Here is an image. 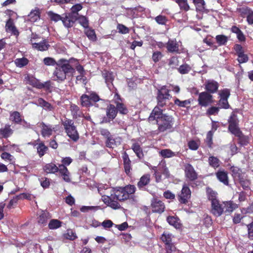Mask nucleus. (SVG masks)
<instances>
[{
    "label": "nucleus",
    "mask_w": 253,
    "mask_h": 253,
    "mask_svg": "<svg viewBox=\"0 0 253 253\" xmlns=\"http://www.w3.org/2000/svg\"><path fill=\"white\" fill-rule=\"evenodd\" d=\"M219 109V107H211L208 109V110L207 111V113L210 115H216L218 113Z\"/></svg>",
    "instance_id": "338daca9"
},
{
    "label": "nucleus",
    "mask_w": 253,
    "mask_h": 253,
    "mask_svg": "<svg viewBox=\"0 0 253 253\" xmlns=\"http://www.w3.org/2000/svg\"><path fill=\"white\" fill-rule=\"evenodd\" d=\"M163 57V54L160 51H155L152 55V59L155 62H158Z\"/></svg>",
    "instance_id": "0e129e2a"
},
{
    "label": "nucleus",
    "mask_w": 253,
    "mask_h": 253,
    "mask_svg": "<svg viewBox=\"0 0 253 253\" xmlns=\"http://www.w3.org/2000/svg\"><path fill=\"white\" fill-rule=\"evenodd\" d=\"M163 110L160 109L158 106H156L151 113L148 120L149 122H152L156 120H160L162 116L166 115L162 114Z\"/></svg>",
    "instance_id": "412c9836"
},
{
    "label": "nucleus",
    "mask_w": 253,
    "mask_h": 253,
    "mask_svg": "<svg viewBox=\"0 0 253 253\" xmlns=\"http://www.w3.org/2000/svg\"><path fill=\"white\" fill-rule=\"evenodd\" d=\"M160 154L164 158H170L176 156L175 153L169 149H164L160 152Z\"/></svg>",
    "instance_id": "49530a36"
},
{
    "label": "nucleus",
    "mask_w": 253,
    "mask_h": 253,
    "mask_svg": "<svg viewBox=\"0 0 253 253\" xmlns=\"http://www.w3.org/2000/svg\"><path fill=\"white\" fill-rule=\"evenodd\" d=\"M223 206H224V209L225 212H232L234 210L236 209L238 207L237 204L230 201L223 202Z\"/></svg>",
    "instance_id": "c756f323"
},
{
    "label": "nucleus",
    "mask_w": 253,
    "mask_h": 253,
    "mask_svg": "<svg viewBox=\"0 0 253 253\" xmlns=\"http://www.w3.org/2000/svg\"><path fill=\"white\" fill-rule=\"evenodd\" d=\"M215 39L216 42L219 45H225L228 41L227 37L223 35H217L215 37Z\"/></svg>",
    "instance_id": "ea45409f"
},
{
    "label": "nucleus",
    "mask_w": 253,
    "mask_h": 253,
    "mask_svg": "<svg viewBox=\"0 0 253 253\" xmlns=\"http://www.w3.org/2000/svg\"><path fill=\"white\" fill-rule=\"evenodd\" d=\"M228 121L229 123L228 129L230 131L236 136L241 135V131L237 126V122L234 114L230 117Z\"/></svg>",
    "instance_id": "f8f14e48"
},
{
    "label": "nucleus",
    "mask_w": 253,
    "mask_h": 253,
    "mask_svg": "<svg viewBox=\"0 0 253 253\" xmlns=\"http://www.w3.org/2000/svg\"><path fill=\"white\" fill-rule=\"evenodd\" d=\"M209 164L210 166L214 168H217L219 166V160L214 156H210L209 158Z\"/></svg>",
    "instance_id": "4c0bfd02"
},
{
    "label": "nucleus",
    "mask_w": 253,
    "mask_h": 253,
    "mask_svg": "<svg viewBox=\"0 0 253 253\" xmlns=\"http://www.w3.org/2000/svg\"><path fill=\"white\" fill-rule=\"evenodd\" d=\"M132 149L138 158H140L142 157V150L138 144L134 143L132 146Z\"/></svg>",
    "instance_id": "8fccbe9b"
},
{
    "label": "nucleus",
    "mask_w": 253,
    "mask_h": 253,
    "mask_svg": "<svg viewBox=\"0 0 253 253\" xmlns=\"http://www.w3.org/2000/svg\"><path fill=\"white\" fill-rule=\"evenodd\" d=\"M65 237L68 239L73 240L77 238V236L75 233L72 230H67V233L65 234Z\"/></svg>",
    "instance_id": "69168bd1"
},
{
    "label": "nucleus",
    "mask_w": 253,
    "mask_h": 253,
    "mask_svg": "<svg viewBox=\"0 0 253 253\" xmlns=\"http://www.w3.org/2000/svg\"><path fill=\"white\" fill-rule=\"evenodd\" d=\"M32 103L40 106L48 110H51L53 109V107L50 104L41 98H39L35 102H33Z\"/></svg>",
    "instance_id": "c85d7f7f"
},
{
    "label": "nucleus",
    "mask_w": 253,
    "mask_h": 253,
    "mask_svg": "<svg viewBox=\"0 0 253 253\" xmlns=\"http://www.w3.org/2000/svg\"><path fill=\"white\" fill-rule=\"evenodd\" d=\"M121 143V138L120 137H114L113 136H110L107 139L106 145L107 147L114 148L119 145Z\"/></svg>",
    "instance_id": "4be33fe9"
},
{
    "label": "nucleus",
    "mask_w": 253,
    "mask_h": 253,
    "mask_svg": "<svg viewBox=\"0 0 253 253\" xmlns=\"http://www.w3.org/2000/svg\"><path fill=\"white\" fill-rule=\"evenodd\" d=\"M232 175L235 180H237L243 175L241 170L239 168L236 167H232L231 168Z\"/></svg>",
    "instance_id": "72a5a7b5"
},
{
    "label": "nucleus",
    "mask_w": 253,
    "mask_h": 253,
    "mask_svg": "<svg viewBox=\"0 0 253 253\" xmlns=\"http://www.w3.org/2000/svg\"><path fill=\"white\" fill-rule=\"evenodd\" d=\"M207 192L209 199L211 201V204L213 201H218L216 199L217 193L211 190H208Z\"/></svg>",
    "instance_id": "6e6d98bb"
},
{
    "label": "nucleus",
    "mask_w": 253,
    "mask_h": 253,
    "mask_svg": "<svg viewBox=\"0 0 253 253\" xmlns=\"http://www.w3.org/2000/svg\"><path fill=\"white\" fill-rule=\"evenodd\" d=\"M173 237L172 234L168 231H165L163 233L161 236L162 241L166 244L171 243L172 239Z\"/></svg>",
    "instance_id": "473e14b6"
},
{
    "label": "nucleus",
    "mask_w": 253,
    "mask_h": 253,
    "mask_svg": "<svg viewBox=\"0 0 253 253\" xmlns=\"http://www.w3.org/2000/svg\"><path fill=\"white\" fill-rule=\"evenodd\" d=\"M83 8V6L81 4L78 3L74 5L71 8V13H70L71 15H75L76 14L77 16H79L78 12Z\"/></svg>",
    "instance_id": "603ef678"
},
{
    "label": "nucleus",
    "mask_w": 253,
    "mask_h": 253,
    "mask_svg": "<svg viewBox=\"0 0 253 253\" xmlns=\"http://www.w3.org/2000/svg\"><path fill=\"white\" fill-rule=\"evenodd\" d=\"M158 129L161 132H164L172 128L173 124V120L171 116H162L160 120H157Z\"/></svg>",
    "instance_id": "39448f33"
},
{
    "label": "nucleus",
    "mask_w": 253,
    "mask_h": 253,
    "mask_svg": "<svg viewBox=\"0 0 253 253\" xmlns=\"http://www.w3.org/2000/svg\"><path fill=\"white\" fill-rule=\"evenodd\" d=\"M75 20H78L79 23L85 29L88 27V20L87 18L83 15H79L75 16Z\"/></svg>",
    "instance_id": "2f4dec72"
},
{
    "label": "nucleus",
    "mask_w": 253,
    "mask_h": 253,
    "mask_svg": "<svg viewBox=\"0 0 253 253\" xmlns=\"http://www.w3.org/2000/svg\"><path fill=\"white\" fill-rule=\"evenodd\" d=\"M43 62L46 66H57L58 61L56 62L53 58L45 57L43 59Z\"/></svg>",
    "instance_id": "09e8293b"
},
{
    "label": "nucleus",
    "mask_w": 253,
    "mask_h": 253,
    "mask_svg": "<svg viewBox=\"0 0 253 253\" xmlns=\"http://www.w3.org/2000/svg\"><path fill=\"white\" fill-rule=\"evenodd\" d=\"M10 119L16 124H19L22 121L20 114L17 111L13 112L10 114Z\"/></svg>",
    "instance_id": "e433bc0d"
},
{
    "label": "nucleus",
    "mask_w": 253,
    "mask_h": 253,
    "mask_svg": "<svg viewBox=\"0 0 253 253\" xmlns=\"http://www.w3.org/2000/svg\"><path fill=\"white\" fill-rule=\"evenodd\" d=\"M100 100L99 96L94 92H88V94H83L80 98L81 105L85 107L93 105L98 107L96 102Z\"/></svg>",
    "instance_id": "20e7f679"
},
{
    "label": "nucleus",
    "mask_w": 253,
    "mask_h": 253,
    "mask_svg": "<svg viewBox=\"0 0 253 253\" xmlns=\"http://www.w3.org/2000/svg\"><path fill=\"white\" fill-rule=\"evenodd\" d=\"M59 169V165L57 167L56 165L49 163L45 165L43 167L44 170L48 173H54L57 171Z\"/></svg>",
    "instance_id": "393cba45"
},
{
    "label": "nucleus",
    "mask_w": 253,
    "mask_h": 253,
    "mask_svg": "<svg viewBox=\"0 0 253 253\" xmlns=\"http://www.w3.org/2000/svg\"><path fill=\"white\" fill-rule=\"evenodd\" d=\"M84 33L87 38L91 41H95L96 39V35L93 30L89 28L85 29Z\"/></svg>",
    "instance_id": "79ce46f5"
},
{
    "label": "nucleus",
    "mask_w": 253,
    "mask_h": 253,
    "mask_svg": "<svg viewBox=\"0 0 253 253\" xmlns=\"http://www.w3.org/2000/svg\"><path fill=\"white\" fill-rule=\"evenodd\" d=\"M212 136L213 132H212V131H209L207 134V137L206 139V141L208 145L210 147H211V144L212 143Z\"/></svg>",
    "instance_id": "680f3d73"
},
{
    "label": "nucleus",
    "mask_w": 253,
    "mask_h": 253,
    "mask_svg": "<svg viewBox=\"0 0 253 253\" xmlns=\"http://www.w3.org/2000/svg\"><path fill=\"white\" fill-rule=\"evenodd\" d=\"M238 56L237 60L239 63H244L247 62L249 60L248 55L244 53L239 54Z\"/></svg>",
    "instance_id": "bf43d9fd"
},
{
    "label": "nucleus",
    "mask_w": 253,
    "mask_h": 253,
    "mask_svg": "<svg viewBox=\"0 0 253 253\" xmlns=\"http://www.w3.org/2000/svg\"><path fill=\"white\" fill-rule=\"evenodd\" d=\"M117 29L119 33L123 34H127L129 32L128 28L123 24H118L117 26Z\"/></svg>",
    "instance_id": "052dcab7"
},
{
    "label": "nucleus",
    "mask_w": 253,
    "mask_h": 253,
    "mask_svg": "<svg viewBox=\"0 0 253 253\" xmlns=\"http://www.w3.org/2000/svg\"><path fill=\"white\" fill-rule=\"evenodd\" d=\"M184 168L185 176L189 181H194L197 178V173L191 165L187 164Z\"/></svg>",
    "instance_id": "dca6fc26"
},
{
    "label": "nucleus",
    "mask_w": 253,
    "mask_h": 253,
    "mask_svg": "<svg viewBox=\"0 0 253 253\" xmlns=\"http://www.w3.org/2000/svg\"><path fill=\"white\" fill-rule=\"evenodd\" d=\"M37 152L40 157L43 156L46 151L47 147L45 146L43 143H40L37 147Z\"/></svg>",
    "instance_id": "37998d69"
},
{
    "label": "nucleus",
    "mask_w": 253,
    "mask_h": 253,
    "mask_svg": "<svg viewBox=\"0 0 253 253\" xmlns=\"http://www.w3.org/2000/svg\"><path fill=\"white\" fill-rule=\"evenodd\" d=\"M205 85L206 89L211 93L216 92L219 86L218 83L213 80L207 81Z\"/></svg>",
    "instance_id": "6ab92c4d"
},
{
    "label": "nucleus",
    "mask_w": 253,
    "mask_h": 253,
    "mask_svg": "<svg viewBox=\"0 0 253 253\" xmlns=\"http://www.w3.org/2000/svg\"><path fill=\"white\" fill-rule=\"evenodd\" d=\"M167 220L169 224L173 225L175 227L178 225L179 223L178 222V220L174 216H169L167 217Z\"/></svg>",
    "instance_id": "4d7b16f0"
},
{
    "label": "nucleus",
    "mask_w": 253,
    "mask_h": 253,
    "mask_svg": "<svg viewBox=\"0 0 253 253\" xmlns=\"http://www.w3.org/2000/svg\"><path fill=\"white\" fill-rule=\"evenodd\" d=\"M47 14L50 20L54 22H58L62 20V17L58 14L54 13L52 11H48Z\"/></svg>",
    "instance_id": "c03bdc74"
},
{
    "label": "nucleus",
    "mask_w": 253,
    "mask_h": 253,
    "mask_svg": "<svg viewBox=\"0 0 253 253\" xmlns=\"http://www.w3.org/2000/svg\"><path fill=\"white\" fill-rule=\"evenodd\" d=\"M75 70L70 65L69 60L60 59L58 61L57 66L53 72V78L55 81L62 82L67 77L73 76Z\"/></svg>",
    "instance_id": "f03ea898"
},
{
    "label": "nucleus",
    "mask_w": 253,
    "mask_h": 253,
    "mask_svg": "<svg viewBox=\"0 0 253 253\" xmlns=\"http://www.w3.org/2000/svg\"><path fill=\"white\" fill-rule=\"evenodd\" d=\"M166 253H172L175 251V248L173 244L171 243L166 244Z\"/></svg>",
    "instance_id": "774afa93"
},
{
    "label": "nucleus",
    "mask_w": 253,
    "mask_h": 253,
    "mask_svg": "<svg viewBox=\"0 0 253 253\" xmlns=\"http://www.w3.org/2000/svg\"><path fill=\"white\" fill-rule=\"evenodd\" d=\"M124 169L126 173L128 174L130 172L131 167H130V161L128 158V156L126 154L123 157Z\"/></svg>",
    "instance_id": "c9c22d12"
},
{
    "label": "nucleus",
    "mask_w": 253,
    "mask_h": 253,
    "mask_svg": "<svg viewBox=\"0 0 253 253\" xmlns=\"http://www.w3.org/2000/svg\"><path fill=\"white\" fill-rule=\"evenodd\" d=\"M237 181H238L240 182L241 185L244 189H246L249 187L250 185V181L244 178L243 176L237 179Z\"/></svg>",
    "instance_id": "864d4df0"
},
{
    "label": "nucleus",
    "mask_w": 253,
    "mask_h": 253,
    "mask_svg": "<svg viewBox=\"0 0 253 253\" xmlns=\"http://www.w3.org/2000/svg\"><path fill=\"white\" fill-rule=\"evenodd\" d=\"M223 202L220 203L218 201H213L211 204V212L216 216H220L224 211Z\"/></svg>",
    "instance_id": "f3484780"
},
{
    "label": "nucleus",
    "mask_w": 253,
    "mask_h": 253,
    "mask_svg": "<svg viewBox=\"0 0 253 253\" xmlns=\"http://www.w3.org/2000/svg\"><path fill=\"white\" fill-rule=\"evenodd\" d=\"M152 211L154 212L162 213L164 211L165 206L160 200L154 198L151 201Z\"/></svg>",
    "instance_id": "4468645a"
},
{
    "label": "nucleus",
    "mask_w": 253,
    "mask_h": 253,
    "mask_svg": "<svg viewBox=\"0 0 253 253\" xmlns=\"http://www.w3.org/2000/svg\"><path fill=\"white\" fill-rule=\"evenodd\" d=\"M166 47L170 52H178L179 43L176 40H169L166 43Z\"/></svg>",
    "instance_id": "5701e85b"
},
{
    "label": "nucleus",
    "mask_w": 253,
    "mask_h": 253,
    "mask_svg": "<svg viewBox=\"0 0 253 253\" xmlns=\"http://www.w3.org/2000/svg\"><path fill=\"white\" fill-rule=\"evenodd\" d=\"M102 76L105 79L107 85L110 90L114 91L115 87L112 84L115 78L114 74L111 72L105 70L102 72Z\"/></svg>",
    "instance_id": "ddd939ff"
},
{
    "label": "nucleus",
    "mask_w": 253,
    "mask_h": 253,
    "mask_svg": "<svg viewBox=\"0 0 253 253\" xmlns=\"http://www.w3.org/2000/svg\"><path fill=\"white\" fill-rule=\"evenodd\" d=\"M150 175L145 174L143 175L140 179V180L137 183V186L139 189H142L145 186L147 185L150 182Z\"/></svg>",
    "instance_id": "cd10ccee"
},
{
    "label": "nucleus",
    "mask_w": 253,
    "mask_h": 253,
    "mask_svg": "<svg viewBox=\"0 0 253 253\" xmlns=\"http://www.w3.org/2000/svg\"><path fill=\"white\" fill-rule=\"evenodd\" d=\"M136 188L134 185H129L124 188L114 190L110 196L105 195L106 192L101 190V187L98 188V191L102 195L103 202L111 208L117 210L120 208L121 206L117 201H123L129 198V195H132L135 191Z\"/></svg>",
    "instance_id": "f257e3e1"
},
{
    "label": "nucleus",
    "mask_w": 253,
    "mask_h": 253,
    "mask_svg": "<svg viewBox=\"0 0 253 253\" xmlns=\"http://www.w3.org/2000/svg\"><path fill=\"white\" fill-rule=\"evenodd\" d=\"M0 157L4 161H7L10 163L13 162L14 161V157L10 153L6 152L2 153L0 155Z\"/></svg>",
    "instance_id": "a19ab883"
},
{
    "label": "nucleus",
    "mask_w": 253,
    "mask_h": 253,
    "mask_svg": "<svg viewBox=\"0 0 253 253\" xmlns=\"http://www.w3.org/2000/svg\"><path fill=\"white\" fill-rule=\"evenodd\" d=\"M12 130L10 128L9 126H5L4 128L0 129V133L3 137L6 138L12 134Z\"/></svg>",
    "instance_id": "f704fd0d"
},
{
    "label": "nucleus",
    "mask_w": 253,
    "mask_h": 253,
    "mask_svg": "<svg viewBox=\"0 0 253 253\" xmlns=\"http://www.w3.org/2000/svg\"><path fill=\"white\" fill-rule=\"evenodd\" d=\"M191 68L188 64H183L178 68V72L181 74H186L189 73Z\"/></svg>",
    "instance_id": "3c124183"
},
{
    "label": "nucleus",
    "mask_w": 253,
    "mask_h": 253,
    "mask_svg": "<svg viewBox=\"0 0 253 253\" xmlns=\"http://www.w3.org/2000/svg\"><path fill=\"white\" fill-rule=\"evenodd\" d=\"M75 16H76L68 14H66L65 17H62L61 21L65 27L70 28L73 26L76 21Z\"/></svg>",
    "instance_id": "b1692460"
},
{
    "label": "nucleus",
    "mask_w": 253,
    "mask_h": 253,
    "mask_svg": "<svg viewBox=\"0 0 253 253\" xmlns=\"http://www.w3.org/2000/svg\"><path fill=\"white\" fill-rule=\"evenodd\" d=\"M174 104L179 107H186L187 106L190 104V101L189 100L180 101L179 99L177 98L174 100Z\"/></svg>",
    "instance_id": "5fc2aeb1"
},
{
    "label": "nucleus",
    "mask_w": 253,
    "mask_h": 253,
    "mask_svg": "<svg viewBox=\"0 0 253 253\" xmlns=\"http://www.w3.org/2000/svg\"><path fill=\"white\" fill-rule=\"evenodd\" d=\"M117 111L114 105L110 104L106 108V118H104L103 122L108 123L112 121L117 116Z\"/></svg>",
    "instance_id": "2eb2a0df"
},
{
    "label": "nucleus",
    "mask_w": 253,
    "mask_h": 253,
    "mask_svg": "<svg viewBox=\"0 0 253 253\" xmlns=\"http://www.w3.org/2000/svg\"><path fill=\"white\" fill-rule=\"evenodd\" d=\"M28 60L25 57L17 58L14 61V63L16 66L19 68L26 66L28 63Z\"/></svg>",
    "instance_id": "58836bf2"
},
{
    "label": "nucleus",
    "mask_w": 253,
    "mask_h": 253,
    "mask_svg": "<svg viewBox=\"0 0 253 253\" xmlns=\"http://www.w3.org/2000/svg\"><path fill=\"white\" fill-rule=\"evenodd\" d=\"M191 192L188 185L184 183L180 194L178 195V200L181 203L185 204L190 198Z\"/></svg>",
    "instance_id": "9d476101"
},
{
    "label": "nucleus",
    "mask_w": 253,
    "mask_h": 253,
    "mask_svg": "<svg viewBox=\"0 0 253 253\" xmlns=\"http://www.w3.org/2000/svg\"><path fill=\"white\" fill-rule=\"evenodd\" d=\"M62 125L67 135L74 141H77L79 138V134L73 121L66 118L62 121Z\"/></svg>",
    "instance_id": "7ed1b4c3"
},
{
    "label": "nucleus",
    "mask_w": 253,
    "mask_h": 253,
    "mask_svg": "<svg viewBox=\"0 0 253 253\" xmlns=\"http://www.w3.org/2000/svg\"><path fill=\"white\" fill-rule=\"evenodd\" d=\"M239 138V143L242 145H246L248 142V137L244 135L242 132H241V135L239 136H237Z\"/></svg>",
    "instance_id": "13d9d810"
},
{
    "label": "nucleus",
    "mask_w": 253,
    "mask_h": 253,
    "mask_svg": "<svg viewBox=\"0 0 253 253\" xmlns=\"http://www.w3.org/2000/svg\"><path fill=\"white\" fill-rule=\"evenodd\" d=\"M58 172L65 182H70L71 181L70 173L66 167L64 166V165H59Z\"/></svg>",
    "instance_id": "aec40b11"
},
{
    "label": "nucleus",
    "mask_w": 253,
    "mask_h": 253,
    "mask_svg": "<svg viewBox=\"0 0 253 253\" xmlns=\"http://www.w3.org/2000/svg\"><path fill=\"white\" fill-rule=\"evenodd\" d=\"M61 222L57 219H52L48 224V227L50 229H55L60 227Z\"/></svg>",
    "instance_id": "a18cd8bd"
},
{
    "label": "nucleus",
    "mask_w": 253,
    "mask_h": 253,
    "mask_svg": "<svg viewBox=\"0 0 253 253\" xmlns=\"http://www.w3.org/2000/svg\"><path fill=\"white\" fill-rule=\"evenodd\" d=\"M196 9L198 11H203L205 9V3L204 0H193Z\"/></svg>",
    "instance_id": "de8ad7c7"
},
{
    "label": "nucleus",
    "mask_w": 253,
    "mask_h": 253,
    "mask_svg": "<svg viewBox=\"0 0 253 253\" xmlns=\"http://www.w3.org/2000/svg\"><path fill=\"white\" fill-rule=\"evenodd\" d=\"M198 101L200 105L207 107L213 103L212 96L208 92L204 91L199 94Z\"/></svg>",
    "instance_id": "6e6552de"
},
{
    "label": "nucleus",
    "mask_w": 253,
    "mask_h": 253,
    "mask_svg": "<svg viewBox=\"0 0 253 253\" xmlns=\"http://www.w3.org/2000/svg\"><path fill=\"white\" fill-rule=\"evenodd\" d=\"M216 177L217 179L224 184L228 185V178L227 173L224 171L220 170L216 172Z\"/></svg>",
    "instance_id": "a878e982"
},
{
    "label": "nucleus",
    "mask_w": 253,
    "mask_h": 253,
    "mask_svg": "<svg viewBox=\"0 0 253 253\" xmlns=\"http://www.w3.org/2000/svg\"><path fill=\"white\" fill-rule=\"evenodd\" d=\"M37 38H38V37L37 35H32L30 42L32 45L33 48L42 51L47 50L49 47V44L46 41L43 40L42 42H37L34 41Z\"/></svg>",
    "instance_id": "1a4fd4ad"
},
{
    "label": "nucleus",
    "mask_w": 253,
    "mask_h": 253,
    "mask_svg": "<svg viewBox=\"0 0 253 253\" xmlns=\"http://www.w3.org/2000/svg\"><path fill=\"white\" fill-rule=\"evenodd\" d=\"M156 21L159 24L165 25L166 24L167 19L166 17L163 15H159L155 17V18Z\"/></svg>",
    "instance_id": "e2e57ef3"
},
{
    "label": "nucleus",
    "mask_w": 253,
    "mask_h": 253,
    "mask_svg": "<svg viewBox=\"0 0 253 253\" xmlns=\"http://www.w3.org/2000/svg\"><path fill=\"white\" fill-rule=\"evenodd\" d=\"M50 218L49 212L47 211H42L38 218V222L42 225H45L47 220Z\"/></svg>",
    "instance_id": "bb28decb"
},
{
    "label": "nucleus",
    "mask_w": 253,
    "mask_h": 253,
    "mask_svg": "<svg viewBox=\"0 0 253 253\" xmlns=\"http://www.w3.org/2000/svg\"><path fill=\"white\" fill-rule=\"evenodd\" d=\"M5 28L7 32H11L15 35H18V32L11 19H9L6 24Z\"/></svg>",
    "instance_id": "7c9ffc66"
},
{
    "label": "nucleus",
    "mask_w": 253,
    "mask_h": 253,
    "mask_svg": "<svg viewBox=\"0 0 253 253\" xmlns=\"http://www.w3.org/2000/svg\"><path fill=\"white\" fill-rule=\"evenodd\" d=\"M171 97V95L169 94V90L167 88L166 86H163L158 90L157 106L159 108L164 107L166 105L167 100Z\"/></svg>",
    "instance_id": "423d86ee"
},
{
    "label": "nucleus",
    "mask_w": 253,
    "mask_h": 253,
    "mask_svg": "<svg viewBox=\"0 0 253 253\" xmlns=\"http://www.w3.org/2000/svg\"><path fill=\"white\" fill-rule=\"evenodd\" d=\"M220 99L218 105L220 108L227 109L229 107L228 102V98L230 96V91L228 89H224L219 92Z\"/></svg>",
    "instance_id": "0eeeda50"
},
{
    "label": "nucleus",
    "mask_w": 253,
    "mask_h": 253,
    "mask_svg": "<svg viewBox=\"0 0 253 253\" xmlns=\"http://www.w3.org/2000/svg\"><path fill=\"white\" fill-rule=\"evenodd\" d=\"M40 126L41 128V134L44 138L50 137L55 129L52 126L46 125L43 122L40 124Z\"/></svg>",
    "instance_id": "a211bd4d"
},
{
    "label": "nucleus",
    "mask_w": 253,
    "mask_h": 253,
    "mask_svg": "<svg viewBox=\"0 0 253 253\" xmlns=\"http://www.w3.org/2000/svg\"><path fill=\"white\" fill-rule=\"evenodd\" d=\"M113 101L116 105V110L117 112H119L120 114L126 115L128 113V110L122 102L120 96L118 93L115 92L113 98Z\"/></svg>",
    "instance_id": "9b49d317"
}]
</instances>
